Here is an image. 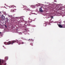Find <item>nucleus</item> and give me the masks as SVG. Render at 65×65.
Here are the masks:
<instances>
[{"instance_id": "1", "label": "nucleus", "mask_w": 65, "mask_h": 65, "mask_svg": "<svg viewBox=\"0 0 65 65\" xmlns=\"http://www.w3.org/2000/svg\"><path fill=\"white\" fill-rule=\"evenodd\" d=\"M17 42V41L13 40L12 41H9V42L7 43L5 42L4 43L5 44H13L14 43V42Z\"/></svg>"}, {"instance_id": "4", "label": "nucleus", "mask_w": 65, "mask_h": 65, "mask_svg": "<svg viewBox=\"0 0 65 65\" xmlns=\"http://www.w3.org/2000/svg\"><path fill=\"white\" fill-rule=\"evenodd\" d=\"M5 22L7 23V22H8V18H6L5 20Z\"/></svg>"}, {"instance_id": "5", "label": "nucleus", "mask_w": 65, "mask_h": 65, "mask_svg": "<svg viewBox=\"0 0 65 65\" xmlns=\"http://www.w3.org/2000/svg\"><path fill=\"white\" fill-rule=\"evenodd\" d=\"M31 7L32 8H35V6L34 5H31Z\"/></svg>"}, {"instance_id": "6", "label": "nucleus", "mask_w": 65, "mask_h": 65, "mask_svg": "<svg viewBox=\"0 0 65 65\" xmlns=\"http://www.w3.org/2000/svg\"><path fill=\"white\" fill-rule=\"evenodd\" d=\"M17 43H18L19 45L21 44V42L19 41H18L17 42Z\"/></svg>"}, {"instance_id": "11", "label": "nucleus", "mask_w": 65, "mask_h": 65, "mask_svg": "<svg viewBox=\"0 0 65 65\" xmlns=\"http://www.w3.org/2000/svg\"><path fill=\"white\" fill-rule=\"evenodd\" d=\"M33 44L32 43H30V45H31V46H33Z\"/></svg>"}, {"instance_id": "17", "label": "nucleus", "mask_w": 65, "mask_h": 65, "mask_svg": "<svg viewBox=\"0 0 65 65\" xmlns=\"http://www.w3.org/2000/svg\"><path fill=\"white\" fill-rule=\"evenodd\" d=\"M29 40H30V41H32V39H29L28 40V41H29Z\"/></svg>"}, {"instance_id": "18", "label": "nucleus", "mask_w": 65, "mask_h": 65, "mask_svg": "<svg viewBox=\"0 0 65 65\" xmlns=\"http://www.w3.org/2000/svg\"><path fill=\"white\" fill-rule=\"evenodd\" d=\"M51 19H52H52H54V18H53V17H51Z\"/></svg>"}, {"instance_id": "27", "label": "nucleus", "mask_w": 65, "mask_h": 65, "mask_svg": "<svg viewBox=\"0 0 65 65\" xmlns=\"http://www.w3.org/2000/svg\"><path fill=\"white\" fill-rule=\"evenodd\" d=\"M59 24H61V23H59Z\"/></svg>"}, {"instance_id": "20", "label": "nucleus", "mask_w": 65, "mask_h": 65, "mask_svg": "<svg viewBox=\"0 0 65 65\" xmlns=\"http://www.w3.org/2000/svg\"><path fill=\"white\" fill-rule=\"evenodd\" d=\"M5 26L6 28H7V26L6 25H5Z\"/></svg>"}, {"instance_id": "32", "label": "nucleus", "mask_w": 65, "mask_h": 65, "mask_svg": "<svg viewBox=\"0 0 65 65\" xmlns=\"http://www.w3.org/2000/svg\"><path fill=\"white\" fill-rule=\"evenodd\" d=\"M49 24H50V23H49Z\"/></svg>"}, {"instance_id": "21", "label": "nucleus", "mask_w": 65, "mask_h": 65, "mask_svg": "<svg viewBox=\"0 0 65 65\" xmlns=\"http://www.w3.org/2000/svg\"><path fill=\"white\" fill-rule=\"evenodd\" d=\"M54 0L55 2H56L57 1H56V0Z\"/></svg>"}, {"instance_id": "28", "label": "nucleus", "mask_w": 65, "mask_h": 65, "mask_svg": "<svg viewBox=\"0 0 65 65\" xmlns=\"http://www.w3.org/2000/svg\"><path fill=\"white\" fill-rule=\"evenodd\" d=\"M1 16V14H0V17Z\"/></svg>"}, {"instance_id": "19", "label": "nucleus", "mask_w": 65, "mask_h": 65, "mask_svg": "<svg viewBox=\"0 0 65 65\" xmlns=\"http://www.w3.org/2000/svg\"><path fill=\"white\" fill-rule=\"evenodd\" d=\"M0 64H1V61H0Z\"/></svg>"}, {"instance_id": "8", "label": "nucleus", "mask_w": 65, "mask_h": 65, "mask_svg": "<svg viewBox=\"0 0 65 65\" xmlns=\"http://www.w3.org/2000/svg\"><path fill=\"white\" fill-rule=\"evenodd\" d=\"M5 59L6 60H8V57H5Z\"/></svg>"}, {"instance_id": "31", "label": "nucleus", "mask_w": 65, "mask_h": 65, "mask_svg": "<svg viewBox=\"0 0 65 65\" xmlns=\"http://www.w3.org/2000/svg\"><path fill=\"white\" fill-rule=\"evenodd\" d=\"M2 63H3V62H2Z\"/></svg>"}, {"instance_id": "29", "label": "nucleus", "mask_w": 65, "mask_h": 65, "mask_svg": "<svg viewBox=\"0 0 65 65\" xmlns=\"http://www.w3.org/2000/svg\"><path fill=\"white\" fill-rule=\"evenodd\" d=\"M4 46H3V47H4Z\"/></svg>"}, {"instance_id": "12", "label": "nucleus", "mask_w": 65, "mask_h": 65, "mask_svg": "<svg viewBox=\"0 0 65 65\" xmlns=\"http://www.w3.org/2000/svg\"><path fill=\"white\" fill-rule=\"evenodd\" d=\"M14 10H16V9H14V10H12V12H14Z\"/></svg>"}, {"instance_id": "22", "label": "nucleus", "mask_w": 65, "mask_h": 65, "mask_svg": "<svg viewBox=\"0 0 65 65\" xmlns=\"http://www.w3.org/2000/svg\"><path fill=\"white\" fill-rule=\"evenodd\" d=\"M4 12V13H5V12Z\"/></svg>"}, {"instance_id": "13", "label": "nucleus", "mask_w": 65, "mask_h": 65, "mask_svg": "<svg viewBox=\"0 0 65 65\" xmlns=\"http://www.w3.org/2000/svg\"><path fill=\"white\" fill-rule=\"evenodd\" d=\"M8 17H9L10 18H11V17H12V16L9 15Z\"/></svg>"}, {"instance_id": "14", "label": "nucleus", "mask_w": 65, "mask_h": 65, "mask_svg": "<svg viewBox=\"0 0 65 65\" xmlns=\"http://www.w3.org/2000/svg\"><path fill=\"white\" fill-rule=\"evenodd\" d=\"M24 42H21V44H24Z\"/></svg>"}, {"instance_id": "25", "label": "nucleus", "mask_w": 65, "mask_h": 65, "mask_svg": "<svg viewBox=\"0 0 65 65\" xmlns=\"http://www.w3.org/2000/svg\"><path fill=\"white\" fill-rule=\"evenodd\" d=\"M1 32H0V34H1Z\"/></svg>"}, {"instance_id": "9", "label": "nucleus", "mask_w": 65, "mask_h": 65, "mask_svg": "<svg viewBox=\"0 0 65 65\" xmlns=\"http://www.w3.org/2000/svg\"><path fill=\"white\" fill-rule=\"evenodd\" d=\"M39 11L41 12H43V10H40Z\"/></svg>"}, {"instance_id": "7", "label": "nucleus", "mask_w": 65, "mask_h": 65, "mask_svg": "<svg viewBox=\"0 0 65 65\" xmlns=\"http://www.w3.org/2000/svg\"><path fill=\"white\" fill-rule=\"evenodd\" d=\"M47 25L46 24V23H44V26H45V27H46V26Z\"/></svg>"}, {"instance_id": "2", "label": "nucleus", "mask_w": 65, "mask_h": 65, "mask_svg": "<svg viewBox=\"0 0 65 65\" xmlns=\"http://www.w3.org/2000/svg\"><path fill=\"white\" fill-rule=\"evenodd\" d=\"M1 18L2 20H3L4 21V20H5V17H4V15H2Z\"/></svg>"}, {"instance_id": "26", "label": "nucleus", "mask_w": 65, "mask_h": 65, "mask_svg": "<svg viewBox=\"0 0 65 65\" xmlns=\"http://www.w3.org/2000/svg\"><path fill=\"white\" fill-rule=\"evenodd\" d=\"M38 5V4H37L36 5Z\"/></svg>"}, {"instance_id": "23", "label": "nucleus", "mask_w": 65, "mask_h": 65, "mask_svg": "<svg viewBox=\"0 0 65 65\" xmlns=\"http://www.w3.org/2000/svg\"><path fill=\"white\" fill-rule=\"evenodd\" d=\"M12 9L11 10V12H12Z\"/></svg>"}, {"instance_id": "24", "label": "nucleus", "mask_w": 65, "mask_h": 65, "mask_svg": "<svg viewBox=\"0 0 65 65\" xmlns=\"http://www.w3.org/2000/svg\"><path fill=\"white\" fill-rule=\"evenodd\" d=\"M22 38V39H23V38Z\"/></svg>"}, {"instance_id": "15", "label": "nucleus", "mask_w": 65, "mask_h": 65, "mask_svg": "<svg viewBox=\"0 0 65 65\" xmlns=\"http://www.w3.org/2000/svg\"><path fill=\"white\" fill-rule=\"evenodd\" d=\"M42 10V9L41 8H39V10L40 11V10Z\"/></svg>"}, {"instance_id": "30", "label": "nucleus", "mask_w": 65, "mask_h": 65, "mask_svg": "<svg viewBox=\"0 0 65 65\" xmlns=\"http://www.w3.org/2000/svg\"><path fill=\"white\" fill-rule=\"evenodd\" d=\"M25 31H27L26 30H25Z\"/></svg>"}, {"instance_id": "16", "label": "nucleus", "mask_w": 65, "mask_h": 65, "mask_svg": "<svg viewBox=\"0 0 65 65\" xmlns=\"http://www.w3.org/2000/svg\"><path fill=\"white\" fill-rule=\"evenodd\" d=\"M13 6H10V7H12V8H14L13 7Z\"/></svg>"}, {"instance_id": "3", "label": "nucleus", "mask_w": 65, "mask_h": 65, "mask_svg": "<svg viewBox=\"0 0 65 65\" xmlns=\"http://www.w3.org/2000/svg\"><path fill=\"white\" fill-rule=\"evenodd\" d=\"M62 25L61 24H58V26L59 28H62Z\"/></svg>"}, {"instance_id": "10", "label": "nucleus", "mask_w": 65, "mask_h": 65, "mask_svg": "<svg viewBox=\"0 0 65 65\" xmlns=\"http://www.w3.org/2000/svg\"><path fill=\"white\" fill-rule=\"evenodd\" d=\"M24 7H25V8H27V7L26 6H23Z\"/></svg>"}]
</instances>
